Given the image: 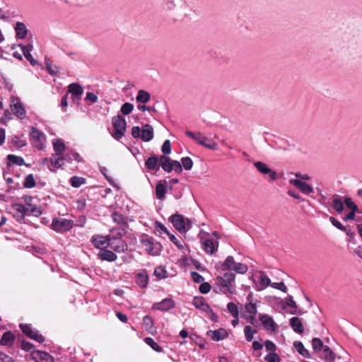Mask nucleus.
Wrapping results in <instances>:
<instances>
[{"mask_svg": "<svg viewBox=\"0 0 362 362\" xmlns=\"http://www.w3.org/2000/svg\"><path fill=\"white\" fill-rule=\"evenodd\" d=\"M235 274L232 272H226L222 276H217L216 281L221 286V291L224 293L233 294L235 292Z\"/></svg>", "mask_w": 362, "mask_h": 362, "instance_id": "f03ea898", "label": "nucleus"}, {"mask_svg": "<svg viewBox=\"0 0 362 362\" xmlns=\"http://www.w3.org/2000/svg\"><path fill=\"white\" fill-rule=\"evenodd\" d=\"M233 271L240 273V274H245L247 272V267L246 264L242 263H236L234 264Z\"/></svg>", "mask_w": 362, "mask_h": 362, "instance_id": "052dcab7", "label": "nucleus"}, {"mask_svg": "<svg viewBox=\"0 0 362 362\" xmlns=\"http://www.w3.org/2000/svg\"><path fill=\"white\" fill-rule=\"evenodd\" d=\"M135 281L137 285L142 288L147 287L148 283V276L146 270H142L137 273L135 276Z\"/></svg>", "mask_w": 362, "mask_h": 362, "instance_id": "aec40b11", "label": "nucleus"}, {"mask_svg": "<svg viewBox=\"0 0 362 362\" xmlns=\"http://www.w3.org/2000/svg\"><path fill=\"white\" fill-rule=\"evenodd\" d=\"M66 159V157L62 156L52 155L50 158V163L54 168H60L64 165V160Z\"/></svg>", "mask_w": 362, "mask_h": 362, "instance_id": "72a5a7b5", "label": "nucleus"}, {"mask_svg": "<svg viewBox=\"0 0 362 362\" xmlns=\"http://www.w3.org/2000/svg\"><path fill=\"white\" fill-rule=\"evenodd\" d=\"M112 218L113 221L119 225V227L128 228V223L127 218H124L121 214L115 211L112 214Z\"/></svg>", "mask_w": 362, "mask_h": 362, "instance_id": "cd10ccee", "label": "nucleus"}, {"mask_svg": "<svg viewBox=\"0 0 362 362\" xmlns=\"http://www.w3.org/2000/svg\"><path fill=\"white\" fill-rule=\"evenodd\" d=\"M185 134L199 145L211 150H218L217 143L211 139L203 136L201 132H198L194 133L190 131H187Z\"/></svg>", "mask_w": 362, "mask_h": 362, "instance_id": "39448f33", "label": "nucleus"}, {"mask_svg": "<svg viewBox=\"0 0 362 362\" xmlns=\"http://www.w3.org/2000/svg\"><path fill=\"white\" fill-rule=\"evenodd\" d=\"M218 247V242L211 239H206L203 243L204 250L209 255L214 254L217 250Z\"/></svg>", "mask_w": 362, "mask_h": 362, "instance_id": "4be33fe9", "label": "nucleus"}, {"mask_svg": "<svg viewBox=\"0 0 362 362\" xmlns=\"http://www.w3.org/2000/svg\"><path fill=\"white\" fill-rule=\"evenodd\" d=\"M150 94L147 91L144 90H139L138 94L136 95L137 102L141 103H146L150 100Z\"/></svg>", "mask_w": 362, "mask_h": 362, "instance_id": "a19ab883", "label": "nucleus"}, {"mask_svg": "<svg viewBox=\"0 0 362 362\" xmlns=\"http://www.w3.org/2000/svg\"><path fill=\"white\" fill-rule=\"evenodd\" d=\"M290 325L298 334H302L304 331L303 325L300 318H291Z\"/></svg>", "mask_w": 362, "mask_h": 362, "instance_id": "7c9ffc66", "label": "nucleus"}, {"mask_svg": "<svg viewBox=\"0 0 362 362\" xmlns=\"http://www.w3.org/2000/svg\"><path fill=\"white\" fill-rule=\"evenodd\" d=\"M86 182V179L81 177L74 176L70 180V183L74 187H79Z\"/></svg>", "mask_w": 362, "mask_h": 362, "instance_id": "603ef678", "label": "nucleus"}, {"mask_svg": "<svg viewBox=\"0 0 362 362\" xmlns=\"http://www.w3.org/2000/svg\"><path fill=\"white\" fill-rule=\"evenodd\" d=\"M182 166H183L184 169L186 170H189L192 168L193 161L189 157H183L181 159Z\"/></svg>", "mask_w": 362, "mask_h": 362, "instance_id": "6e6d98bb", "label": "nucleus"}, {"mask_svg": "<svg viewBox=\"0 0 362 362\" xmlns=\"http://www.w3.org/2000/svg\"><path fill=\"white\" fill-rule=\"evenodd\" d=\"M127 233V228L124 227H115L110 230L109 238H115L117 239H122Z\"/></svg>", "mask_w": 362, "mask_h": 362, "instance_id": "393cba45", "label": "nucleus"}, {"mask_svg": "<svg viewBox=\"0 0 362 362\" xmlns=\"http://www.w3.org/2000/svg\"><path fill=\"white\" fill-rule=\"evenodd\" d=\"M7 160L9 163L15 164L18 166L25 165L24 159L22 157L10 154L7 156Z\"/></svg>", "mask_w": 362, "mask_h": 362, "instance_id": "37998d69", "label": "nucleus"}, {"mask_svg": "<svg viewBox=\"0 0 362 362\" xmlns=\"http://www.w3.org/2000/svg\"><path fill=\"white\" fill-rule=\"evenodd\" d=\"M259 275V284L262 288H266L269 285H271L270 279L264 272H260Z\"/></svg>", "mask_w": 362, "mask_h": 362, "instance_id": "3c124183", "label": "nucleus"}, {"mask_svg": "<svg viewBox=\"0 0 362 362\" xmlns=\"http://www.w3.org/2000/svg\"><path fill=\"white\" fill-rule=\"evenodd\" d=\"M53 148L56 156H62L65 151V145L62 140L58 139L53 143Z\"/></svg>", "mask_w": 362, "mask_h": 362, "instance_id": "c9c22d12", "label": "nucleus"}, {"mask_svg": "<svg viewBox=\"0 0 362 362\" xmlns=\"http://www.w3.org/2000/svg\"><path fill=\"white\" fill-rule=\"evenodd\" d=\"M153 137V128L151 124H146L141 129L140 139L144 141H149Z\"/></svg>", "mask_w": 362, "mask_h": 362, "instance_id": "412c9836", "label": "nucleus"}, {"mask_svg": "<svg viewBox=\"0 0 362 362\" xmlns=\"http://www.w3.org/2000/svg\"><path fill=\"white\" fill-rule=\"evenodd\" d=\"M74 226V221L62 217L54 218L51 224L52 228L57 233L68 231L71 230Z\"/></svg>", "mask_w": 362, "mask_h": 362, "instance_id": "0eeeda50", "label": "nucleus"}, {"mask_svg": "<svg viewBox=\"0 0 362 362\" xmlns=\"http://www.w3.org/2000/svg\"><path fill=\"white\" fill-rule=\"evenodd\" d=\"M30 141L32 144L37 148L38 149H41L42 147V138L43 134L37 128L33 127L31 128V132L30 133Z\"/></svg>", "mask_w": 362, "mask_h": 362, "instance_id": "f8f14e48", "label": "nucleus"}, {"mask_svg": "<svg viewBox=\"0 0 362 362\" xmlns=\"http://www.w3.org/2000/svg\"><path fill=\"white\" fill-rule=\"evenodd\" d=\"M134 109V105L129 103H125L121 107V112L124 115H129Z\"/></svg>", "mask_w": 362, "mask_h": 362, "instance_id": "bf43d9fd", "label": "nucleus"}, {"mask_svg": "<svg viewBox=\"0 0 362 362\" xmlns=\"http://www.w3.org/2000/svg\"><path fill=\"white\" fill-rule=\"evenodd\" d=\"M173 226L180 233H183L189 230L192 227V223L189 219L185 218L179 214H173L170 218Z\"/></svg>", "mask_w": 362, "mask_h": 362, "instance_id": "423d86ee", "label": "nucleus"}, {"mask_svg": "<svg viewBox=\"0 0 362 362\" xmlns=\"http://www.w3.org/2000/svg\"><path fill=\"white\" fill-rule=\"evenodd\" d=\"M21 47V51L25 56V57L30 62L32 65H35L37 62L35 60L30 54L31 50L33 49V45L28 44L26 46L19 45Z\"/></svg>", "mask_w": 362, "mask_h": 362, "instance_id": "a878e982", "label": "nucleus"}, {"mask_svg": "<svg viewBox=\"0 0 362 362\" xmlns=\"http://www.w3.org/2000/svg\"><path fill=\"white\" fill-rule=\"evenodd\" d=\"M257 330L252 327L247 325L244 328V334L247 341H251L253 339V334L257 333Z\"/></svg>", "mask_w": 362, "mask_h": 362, "instance_id": "49530a36", "label": "nucleus"}, {"mask_svg": "<svg viewBox=\"0 0 362 362\" xmlns=\"http://www.w3.org/2000/svg\"><path fill=\"white\" fill-rule=\"evenodd\" d=\"M193 304L196 308H200L206 313L212 312L209 305L205 303L204 298L202 297L194 298L193 300Z\"/></svg>", "mask_w": 362, "mask_h": 362, "instance_id": "c85d7f7f", "label": "nucleus"}, {"mask_svg": "<svg viewBox=\"0 0 362 362\" xmlns=\"http://www.w3.org/2000/svg\"><path fill=\"white\" fill-rule=\"evenodd\" d=\"M332 207L339 214H341L343 211L344 204L338 196L334 197Z\"/></svg>", "mask_w": 362, "mask_h": 362, "instance_id": "4c0bfd02", "label": "nucleus"}, {"mask_svg": "<svg viewBox=\"0 0 362 362\" xmlns=\"http://www.w3.org/2000/svg\"><path fill=\"white\" fill-rule=\"evenodd\" d=\"M246 300L244 305H240V317H255L257 314V309L261 303L254 299L252 294H249Z\"/></svg>", "mask_w": 362, "mask_h": 362, "instance_id": "20e7f679", "label": "nucleus"}, {"mask_svg": "<svg viewBox=\"0 0 362 362\" xmlns=\"http://www.w3.org/2000/svg\"><path fill=\"white\" fill-rule=\"evenodd\" d=\"M20 327L22 332L30 339H34L39 343L45 341V337L40 334L38 331L33 329L30 325L21 324Z\"/></svg>", "mask_w": 362, "mask_h": 362, "instance_id": "1a4fd4ad", "label": "nucleus"}, {"mask_svg": "<svg viewBox=\"0 0 362 362\" xmlns=\"http://www.w3.org/2000/svg\"><path fill=\"white\" fill-rule=\"evenodd\" d=\"M108 246L119 253L125 252L128 248V245L124 240L115 238H109Z\"/></svg>", "mask_w": 362, "mask_h": 362, "instance_id": "9b49d317", "label": "nucleus"}, {"mask_svg": "<svg viewBox=\"0 0 362 362\" xmlns=\"http://www.w3.org/2000/svg\"><path fill=\"white\" fill-rule=\"evenodd\" d=\"M15 341L14 334L10 332H6L3 334L0 339V344L3 346H12Z\"/></svg>", "mask_w": 362, "mask_h": 362, "instance_id": "5701e85b", "label": "nucleus"}, {"mask_svg": "<svg viewBox=\"0 0 362 362\" xmlns=\"http://www.w3.org/2000/svg\"><path fill=\"white\" fill-rule=\"evenodd\" d=\"M290 182L305 194L313 193L314 192L313 188L303 181L299 180H291Z\"/></svg>", "mask_w": 362, "mask_h": 362, "instance_id": "f3484780", "label": "nucleus"}, {"mask_svg": "<svg viewBox=\"0 0 362 362\" xmlns=\"http://www.w3.org/2000/svg\"><path fill=\"white\" fill-rule=\"evenodd\" d=\"M237 262H235L233 257L228 256L226 259L225 262L223 263L221 266L222 270H233L234 267V264H235Z\"/></svg>", "mask_w": 362, "mask_h": 362, "instance_id": "c03bdc74", "label": "nucleus"}, {"mask_svg": "<svg viewBox=\"0 0 362 362\" xmlns=\"http://www.w3.org/2000/svg\"><path fill=\"white\" fill-rule=\"evenodd\" d=\"M264 327L267 331L274 332L277 328V325L273 320V318H259Z\"/></svg>", "mask_w": 362, "mask_h": 362, "instance_id": "2f4dec72", "label": "nucleus"}, {"mask_svg": "<svg viewBox=\"0 0 362 362\" xmlns=\"http://www.w3.org/2000/svg\"><path fill=\"white\" fill-rule=\"evenodd\" d=\"M112 122L114 128L112 136L115 139L119 140L124 135L127 127L126 120L122 116L117 115L112 117Z\"/></svg>", "mask_w": 362, "mask_h": 362, "instance_id": "6e6552de", "label": "nucleus"}, {"mask_svg": "<svg viewBox=\"0 0 362 362\" xmlns=\"http://www.w3.org/2000/svg\"><path fill=\"white\" fill-rule=\"evenodd\" d=\"M144 329L149 333L153 334L156 332V329L153 325V318H144Z\"/></svg>", "mask_w": 362, "mask_h": 362, "instance_id": "a18cd8bd", "label": "nucleus"}, {"mask_svg": "<svg viewBox=\"0 0 362 362\" xmlns=\"http://www.w3.org/2000/svg\"><path fill=\"white\" fill-rule=\"evenodd\" d=\"M293 345L297 351L299 353V354L306 358L310 357L309 351L306 349H305L301 341H295Z\"/></svg>", "mask_w": 362, "mask_h": 362, "instance_id": "ea45409f", "label": "nucleus"}, {"mask_svg": "<svg viewBox=\"0 0 362 362\" xmlns=\"http://www.w3.org/2000/svg\"><path fill=\"white\" fill-rule=\"evenodd\" d=\"M68 93H71L73 101L78 103L83 93V89L78 83H73L69 86Z\"/></svg>", "mask_w": 362, "mask_h": 362, "instance_id": "2eb2a0df", "label": "nucleus"}, {"mask_svg": "<svg viewBox=\"0 0 362 362\" xmlns=\"http://www.w3.org/2000/svg\"><path fill=\"white\" fill-rule=\"evenodd\" d=\"M166 193V188L164 184L159 182L156 186V194L158 199H163Z\"/></svg>", "mask_w": 362, "mask_h": 362, "instance_id": "79ce46f5", "label": "nucleus"}, {"mask_svg": "<svg viewBox=\"0 0 362 362\" xmlns=\"http://www.w3.org/2000/svg\"><path fill=\"white\" fill-rule=\"evenodd\" d=\"M98 257L101 260H105L107 262H114L117 259V256L115 253H114L113 252H112L110 250L102 249L100 251V252L98 253Z\"/></svg>", "mask_w": 362, "mask_h": 362, "instance_id": "b1692460", "label": "nucleus"}, {"mask_svg": "<svg viewBox=\"0 0 362 362\" xmlns=\"http://www.w3.org/2000/svg\"><path fill=\"white\" fill-rule=\"evenodd\" d=\"M271 286L272 288L279 289V290L283 291L284 293H286L287 292V287L284 284V282H274V283H272L271 284Z\"/></svg>", "mask_w": 362, "mask_h": 362, "instance_id": "774afa93", "label": "nucleus"}, {"mask_svg": "<svg viewBox=\"0 0 362 362\" xmlns=\"http://www.w3.org/2000/svg\"><path fill=\"white\" fill-rule=\"evenodd\" d=\"M160 164L163 169L167 173H170L173 170L172 164L173 160H170L169 157H167L165 155H163L159 158Z\"/></svg>", "mask_w": 362, "mask_h": 362, "instance_id": "bb28decb", "label": "nucleus"}, {"mask_svg": "<svg viewBox=\"0 0 362 362\" xmlns=\"http://www.w3.org/2000/svg\"><path fill=\"white\" fill-rule=\"evenodd\" d=\"M140 242L148 255L158 256L160 254L163 247L159 242L155 241L153 238L144 235L141 236Z\"/></svg>", "mask_w": 362, "mask_h": 362, "instance_id": "7ed1b4c3", "label": "nucleus"}, {"mask_svg": "<svg viewBox=\"0 0 362 362\" xmlns=\"http://www.w3.org/2000/svg\"><path fill=\"white\" fill-rule=\"evenodd\" d=\"M16 37L20 39H23L27 35L28 30L23 23L18 22L15 27Z\"/></svg>", "mask_w": 362, "mask_h": 362, "instance_id": "c756f323", "label": "nucleus"}, {"mask_svg": "<svg viewBox=\"0 0 362 362\" xmlns=\"http://www.w3.org/2000/svg\"><path fill=\"white\" fill-rule=\"evenodd\" d=\"M265 361L267 362H280V357L276 353H270L267 354L265 358Z\"/></svg>", "mask_w": 362, "mask_h": 362, "instance_id": "0e129e2a", "label": "nucleus"}, {"mask_svg": "<svg viewBox=\"0 0 362 362\" xmlns=\"http://www.w3.org/2000/svg\"><path fill=\"white\" fill-rule=\"evenodd\" d=\"M175 307V303L171 298H165L161 302L153 304V309L161 311H168Z\"/></svg>", "mask_w": 362, "mask_h": 362, "instance_id": "dca6fc26", "label": "nucleus"}, {"mask_svg": "<svg viewBox=\"0 0 362 362\" xmlns=\"http://www.w3.org/2000/svg\"><path fill=\"white\" fill-rule=\"evenodd\" d=\"M11 109L15 116L20 119L25 117V108L18 98L11 97Z\"/></svg>", "mask_w": 362, "mask_h": 362, "instance_id": "9d476101", "label": "nucleus"}, {"mask_svg": "<svg viewBox=\"0 0 362 362\" xmlns=\"http://www.w3.org/2000/svg\"><path fill=\"white\" fill-rule=\"evenodd\" d=\"M170 240L180 249L182 250L185 247V242L180 238L177 239L174 235L169 234Z\"/></svg>", "mask_w": 362, "mask_h": 362, "instance_id": "5fc2aeb1", "label": "nucleus"}, {"mask_svg": "<svg viewBox=\"0 0 362 362\" xmlns=\"http://www.w3.org/2000/svg\"><path fill=\"white\" fill-rule=\"evenodd\" d=\"M207 335L209 336L214 341H218L226 339L228 334L226 329H218L216 330L208 331Z\"/></svg>", "mask_w": 362, "mask_h": 362, "instance_id": "6ab92c4d", "label": "nucleus"}, {"mask_svg": "<svg viewBox=\"0 0 362 362\" xmlns=\"http://www.w3.org/2000/svg\"><path fill=\"white\" fill-rule=\"evenodd\" d=\"M159 159L156 156L149 157L145 162L146 167L149 170H158V163Z\"/></svg>", "mask_w": 362, "mask_h": 362, "instance_id": "f704fd0d", "label": "nucleus"}, {"mask_svg": "<svg viewBox=\"0 0 362 362\" xmlns=\"http://www.w3.org/2000/svg\"><path fill=\"white\" fill-rule=\"evenodd\" d=\"M254 165L260 173L264 175L270 173V181H274L277 179L276 172L269 168L264 163L257 161L254 163Z\"/></svg>", "mask_w": 362, "mask_h": 362, "instance_id": "ddd939ff", "label": "nucleus"}, {"mask_svg": "<svg viewBox=\"0 0 362 362\" xmlns=\"http://www.w3.org/2000/svg\"><path fill=\"white\" fill-rule=\"evenodd\" d=\"M144 341L146 344L150 346L154 351L156 352H162L163 349L160 346L158 345L152 338L151 337H146L144 339Z\"/></svg>", "mask_w": 362, "mask_h": 362, "instance_id": "09e8293b", "label": "nucleus"}, {"mask_svg": "<svg viewBox=\"0 0 362 362\" xmlns=\"http://www.w3.org/2000/svg\"><path fill=\"white\" fill-rule=\"evenodd\" d=\"M281 308L285 313L296 315H319L322 312L319 306L317 304L312 303L308 298H306L303 306H298L291 296L286 298L285 301L281 305Z\"/></svg>", "mask_w": 362, "mask_h": 362, "instance_id": "f257e3e1", "label": "nucleus"}, {"mask_svg": "<svg viewBox=\"0 0 362 362\" xmlns=\"http://www.w3.org/2000/svg\"><path fill=\"white\" fill-rule=\"evenodd\" d=\"M36 185L35 178L32 174L28 175L23 182V187L25 188H33Z\"/></svg>", "mask_w": 362, "mask_h": 362, "instance_id": "8fccbe9b", "label": "nucleus"}, {"mask_svg": "<svg viewBox=\"0 0 362 362\" xmlns=\"http://www.w3.org/2000/svg\"><path fill=\"white\" fill-rule=\"evenodd\" d=\"M344 204H346L347 208L351 209V211H358V206L353 202L351 198H350V197H345V199H344Z\"/></svg>", "mask_w": 362, "mask_h": 362, "instance_id": "680f3d73", "label": "nucleus"}, {"mask_svg": "<svg viewBox=\"0 0 362 362\" xmlns=\"http://www.w3.org/2000/svg\"><path fill=\"white\" fill-rule=\"evenodd\" d=\"M227 309L232 317H238L240 315V307L233 302L228 303Z\"/></svg>", "mask_w": 362, "mask_h": 362, "instance_id": "58836bf2", "label": "nucleus"}, {"mask_svg": "<svg viewBox=\"0 0 362 362\" xmlns=\"http://www.w3.org/2000/svg\"><path fill=\"white\" fill-rule=\"evenodd\" d=\"M191 278L194 282L202 284L204 281V277L197 272H191Z\"/></svg>", "mask_w": 362, "mask_h": 362, "instance_id": "338daca9", "label": "nucleus"}, {"mask_svg": "<svg viewBox=\"0 0 362 362\" xmlns=\"http://www.w3.org/2000/svg\"><path fill=\"white\" fill-rule=\"evenodd\" d=\"M13 208L22 218H24L25 214H28V208L22 204H15Z\"/></svg>", "mask_w": 362, "mask_h": 362, "instance_id": "de8ad7c7", "label": "nucleus"}, {"mask_svg": "<svg viewBox=\"0 0 362 362\" xmlns=\"http://www.w3.org/2000/svg\"><path fill=\"white\" fill-rule=\"evenodd\" d=\"M31 356L35 362H54V358L46 351H33Z\"/></svg>", "mask_w": 362, "mask_h": 362, "instance_id": "4468645a", "label": "nucleus"}, {"mask_svg": "<svg viewBox=\"0 0 362 362\" xmlns=\"http://www.w3.org/2000/svg\"><path fill=\"white\" fill-rule=\"evenodd\" d=\"M154 275L159 279L167 277V272L162 267H158L154 269Z\"/></svg>", "mask_w": 362, "mask_h": 362, "instance_id": "13d9d810", "label": "nucleus"}, {"mask_svg": "<svg viewBox=\"0 0 362 362\" xmlns=\"http://www.w3.org/2000/svg\"><path fill=\"white\" fill-rule=\"evenodd\" d=\"M312 346L315 351L318 352L322 350L324 344L320 338L315 337L312 340Z\"/></svg>", "mask_w": 362, "mask_h": 362, "instance_id": "864d4df0", "label": "nucleus"}, {"mask_svg": "<svg viewBox=\"0 0 362 362\" xmlns=\"http://www.w3.org/2000/svg\"><path fill=\"white\" fill-rule=\"evenodd\" d=\"M91 243L96 248L101 247L108 246L109 243V235L103 236L100 235H95L91 238Z\"/></svg>", "mask_w": 362, "mask_h": 362, "instance_id": "a211bd4d", "label": "nucleus"}, {"mask_svg": "<svg viewBox=\"0 0 362 362\" xmlns=\"http://www.w3.org/2000/svg\"><path fill=\"white\" fill-rule=\"evenodd\" d=\"M29 214L33 215L36 217L40 216L42 214V211L40 206L35 205H31L28 207Z\"/></svg>", "mask_w": 362, "mask_h": 362, "instance_id": "4d7b16f0", "label": "nucleus"}, {"mask_svg": "<svg viewBox=\"0 0 362 362\" xmlns=\"http://www.w3.org/2000/svg\"><path fill=\"white\" fill-rule=\"evenodd\" d=\"M155 228L160 233H165L168 235H169V234H170L169 233V231L168 230L167 228L160 222L156 221L155 223Z\"/></svg>", "mask_w": 362, "mask_h": 362, "instance_id": "69168bd1", "label": "nucleus"}, {"mask_svg": "<svg viewBox=\"0 0 362 362\" xmlns=\"http://www.w3.org/2000/svg\"><path fill=\"white\" fill-rule=\"evenodd\" d=\"M323 354H324L323 358L325 361V362H334L336 354L333 352V351L329 347L326 346L324 348Z\"/></svg>", "mask_w": 362, "mask_h": 362, "instance_id": "e433bc0d", "label": "nucleus"}, {"mask_svg": "<svg viewBox=\"0 0 362 362\" xmlns=\"http://www.w3.org/2000/svg\"><path fill=\"white\" fill-rule=\"evenodd\" d=\"M161 151L165 156L170 153L171 143H170V140L167 139L163 142L162 147H161Z\"/></svg>", "mask_w": 362, "mask_h": 362, "instance_id": "e2e57ef3", "label": "nucleus"}, {"mask_svg": "<svg viewBox=\"0 0 362 362\" xmlns=\"http://www.w3.org/2000/svg\"><path fill=\"white\" fill-rule=\"evenodd\" d=\"M23 135L21 136H13L11 139V144L16 148H21L27 145V141L25 139L23 138Z\"/></svg>", "mask_w": 362, "mask_h": 362, "instance_id": "473e14b6", "label": "nucleus"}]
</instances>
